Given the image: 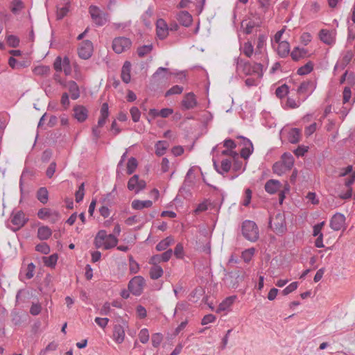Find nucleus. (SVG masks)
I'll use <instances>...</instances> for the list:
<instances>
[{"instance_id": "1", "label": "nucleus", "mask_w": 355, "mask_h": 355, "mask_svg": "<svg viewBox=\"0 0 355 355\" xmlns=\"http://www.w3.org/2000/svg\"><path fill=\"white\" fill-rule=\"evenodd\" d=\"M236 68L241 70L245 75L256 74L259 78L263 76V65L261 63L255 62L252 65L250 62L237 58L236 59Z\"/></svg>"}, {"instance_id": "2", "label": "nucleus", "mask_w": 355, "mask_h": 355, "mask_svg": "<svg viewBox=\"0 0 355 355\" xmlns=\"http://www.w3.org/2000/svg\"><path fill=\"white\" fill-rule=\"evenodd\" d=\"M224 272H225L223 277L224 284L229 288H237L245 277V272L241 269H235L230 272L224 270Z\"/></svg>"}, {"instance_id": "3", "label": "nucleus", "mask_w": 355, "mask_h": 355, "mask_svg": "<svg viewBox=\"0 0 355 355\" xmlns=\"http://www.w3.org/2000/svg\"><path fill=\"white\" fill-rule=\"evenodd\" d=\"M243 236L248 241L254 242L259 238V230L254 221L246 220L242 223Z\"/></svg>"}, {"instance_id": "4", "label": "nucleus", "mask_w": 355, "mask_h": 355, "mask_svg": "<svg viewBox=\"0 0 355 355\" xmlns=\"http://www.w3.org/2000/svg\"><path fill=\"white\" fill-rule=\"evenodd\" d=\"M269 227L277 234H282L286 231L285 216L282 213H278L275 218H270Z\"/></svg>"}, {"instance_id": "5", "label": "nucleus", "mask_w": 355, "mask_h": 355, "mask_svg": "<svg viewBox=\"0 0 355 355\" xmlns=\"http://www.w3.org/2000/svg\"><path fill=\"white\" fill-rule=\"evenodd\" d=\"M131 46V40L125 37H116L112 42L113 51L118 54L128 50Z\"/></svg>"}, {"instance_id": "6", "label": "nucleus", "mask_w": 355, "mask_h": 355, "mask_svg": "<svg viewBox=\"0 0 355 355\" xmlns=\"http://www.w3.org/2000/svg\"><path fill=\"white\" fill-rule=\"evenodd\" d=\"M145 285V279L141 276H135L128 283V290L134 295H140Z\"/></svg>"}, {"instance_id": "7", "label": "nucleus", "mask_w": 355, "mask_h": 355, "mask_svg": "<svg viewBox=\"0 0 355 355\" xmlns=\"http://www.w3.org/2000/svg\"><path fill=\"white\" fill-rule=\"evenodd\" d=\"M27 220L28 219L25 218L24 212L19 211L15 214H12L10 220L11 223L16 227H12L10 225V224H8L7 227L12 230L13 232H17L26 224Z\"/></svg>"}, {"instance_id": "8", "label": "nucleus", "mask_w": 355, "mask_h": 355, "mask_svg": "<svg viewBox=\"0 0 355 355\" xmlns=\"http://www.w3.org/2000/svg\"><path fill=\"white\" fill-rule=\"evenodd\" d=\"M89 12L91 17L96 22H103L110 21V16L107 13L102 11L98 7L92 5L89 6Z\"/></svg>"}, {"instance_id": "9", "label": "nucleus", "mask_w": 355, "mask_h": 355, "mask_svg": "<svg viewBox=\"0 0 355 355\" xmlns=\"http://www.w3.org/2000/svg\"><path fill=\"white\" fill-rule=\"evenodd\" d=\"M93 52V44L90 40H85L81 44L78 49V55L80 58L84 60L89 59Z\"/></svg>"}, {"instance_id": "10", "label": "nucleus", "mask_w": 355, "mask_h": 355, "mask_svg": "<svg viewBox=\"0 0 355 355\" xmlns=\"http://www.w3.org/2000/svg\"><path fill=\"white\" fill-rule=\"evenodd\" d=\"M122 320V324H115L114 326L113 329V339L114 340L118 343L121 344L123 342L125 338V330L124 327L127 324V322L123 320Z\"/></svg>"}, {"instance_id": "11", "label": "nucleus", "mask_w": 355, "mask_h": 355, "mask_svg": "<svg viewBox=\"0 0 355 355\" xmlns=\"http://www.w3.org/2000/svg\"><path fill=\"white\" fill-rule=\"evenodd\" d=\"M355 181V171L352 173L349 177L347 178H345L344 180V184L345 187L347 188V190L345 193H340L338 194V196L340 199L343 200H347L349 199L352 196V189L351 187V185Z\"/></svg>"}, {"instance_id": "12", "label": "nucleus", "mask_w": 355, "mask_h": 355, "mask_svg": "<svg viewBox=\"0 0 355 355\" xmlns=\"http://www.w3.org/2000/svg\"><path fill=\"white\" fill-rule=\"evenodd\" d=\"M73 116L79 121H85L88 116V111L83 105H76L73 107Z\"/></svg>"}, {"instance_id": "13", "label": "nucleus", "mask_w": 355, "mask_h": 355, "mask_svg": "<svg viewBox=\"0 0 355 355\" xmlns=\"http://www.w3.org/2000/svg\"><path fill=\"white\" fill-rule=\"evenodd\" d=\"M314 88L315 86L313 81H304L300 84V85L297 88V92L300 96L306 95L311 94L314 89Z\"/></svg>"}, {"instance_id": "14", "label": "nucleus", "mask_w": 355, "mask_h": 355, "mask_svg": "<svg viewBox=\"0 0 355 355\" xmlns=\"http://www.w3.org/2000/svg\"><path fill=\"white\" fill-rule=\"evenodd\" d=\"M171 73H168V69L165 67H159L153 76L154 79H157L159 83L167 81L170 78Z\"/></svg>"}, {"instance_id": "15", "label": "nucleus", "mask_w": 355, "mask_h": 355, "mask_svg": "<svg viewBox=\"0 0 355 355\" xmlns=\"http://www.w3.org/2000/svg\"><path fill=\"white\" fill-rule=\"evenodd\" d=\"M196 105L197 102L195 98V95L192 92L187 94L182 101V105L185 110L192 109Z\"/></svg>"}, {"instance_id": "16", "label": "nucleus", "mask_w": 355, "mask_h": 355, "mask_svg": "<svg viewBox=\"0 0 355 355\" xmlns=\"http://www.w3.org/2000/svg\"><path fill=\"white\" fill-rule=\"evenodd\" d=\"M282 187V184L279 181L276 180H269L266 182L265 184V190L270 193H275L277 191H280Z\"/></svg>"}, {"instance_id": "17", "label": "nucleus", "mask_w": 355, "mask_h": 355, "mask_svg": "<svg viewBox=\"0 0 355 355\" xmlns=\"http://www.w3.org/2000/svg\"><path fill=\"white\" fill-rule=\"evenodd\" d=\"M345 227V217L340 213L334 214V231L344 230Z\"/></svg>"}, {"instance_id": "18", "label": "nucleus", "mask_w": 355, "mask_h": 355, "mask_svg": "<svg viewBox=\"0 0 355 355\" xmlns=\"http://www.w3.org/2000/svg\"><path fill=\"white\" fill-rule=\"evenodd\" d=\"M130 62L128 61H125L122 67L121 76L122 80L125 83H128L130 81Z\"/></svg>"}, {"instance_id": "19", "label": "nucleus", "mask_w": 355, "mask_h": 355, "mask_svg": "<svg viewBox=\"0 0 355 355\" xmlns=\"http://www.w3.org/2000/svg\"><path fill=\"white\" fill-rule=\"evenodd\" d=\"M67 87L73 100H76L80 96V90L77 83L73 80L67 83Z\"/></svg>"}, {"instance_id": "20", "label": "nucleus", "mask_w": 355, "mask_h": 355, "mask_svg": "<svg viewBox=\"0 0 355 355\" xmlns=\"http://www.w3.org/2000/svg\"><path fill=\"white\" fill-rule=\"evenodd\" d=\"M157 37L160 40L165 39L168 35V24H156Z\"/></svg>"}, {"instance_id": "21", "label": "nucleus", "mask_w": 355, "mask_h": 355, "mask_svg": "<svg viewBox=\"0 0 355 355\" xmlns=\"http://www.w3.org/2000/svg\"><path fill=\"white\" fill-rule=\"evenodd\" d=\"M282 163L286 170L291 169L294 164V158L293 155L289 153H284L282 155Z\"/></svg>"}, {"instance_id": "22", "label": "nucleus", "mask_w": 355, "mask_h": 355, "mask_svg": "<svg viewBox=\"0 0 355 355\" xmlns=\"http://www.w3.org/2000/svg\"><path fill=\"white\" fill-rule=\"evenodd\" d=\"M236 296H230L223 300L216 309V312L219 313L227 310L234 303Z\"/></svg>"}, {"instance_id": "23", "label": "nucleus", "mask_w": 355, "mask_h": 355, "mask_svg": "<svg viewBox=\"0 0 355 355\" xmlns=\"http://www.w3.org/2000/svg\"><path fill=\"white\" fill-rule=\"evenodd\" d=\"M153 205V202L151 200H134L132 202V207L134 209L139 210L144 208L150 207Z\"/></svg>"}, {"instance_id": "24", "label": "nucleus", "mask_w": 355, "mask_h": 355, "mask_svg": "<svg viewBox=\"0 0 355 355\" xmlns=\"http://www.w3.org/2000/svg\"><path fill=\"white\" fill-rule=\"evenodd\" d=\"M290 51V45L289 43L284 41L280 43H279L278 47H277V53L278 55L282 58L286 57Z\"/></svg>"}, {"instance_id": "25", "label": "nucleus", "mask_w": 355, "mask_h": 355, "mask_svg": "<svg viewBox=\"0 0 355 355\" xmlns=\"http://www.w3.org/2000/svg\"><path fill=\"white\" fill-rule=\"evenodd\" d=\"M118 241L119 240L114 234H108V238L105 240L104 249L110 250L114 248L116 246Z\"/></svg>"}, {"instance_id": "26", "label": "nucleus", "mask_w": 355, "mask_h": 355, "mask_svg": "<svg viewBox=\"0 0 355 355\" xmlns=\"http://www.w3.org/2000/svg\"><path fill=\"white\" fill-rule=\"evenodd\" d=\"M176 18L178 22H192L193 18L191 15L186 10L178 11L176 13Z\"/></svg>"}, {"instance_id": "27", "label": "nucleus", "mask_w": 355, "mask_h": 355, "mask_svg": "<svg viewBox=\"0 0 355 355\" xmlns=\"http://www.w3.org/2000/svg\"><path fill=\"white\" fill-rule=\"evenodd\" d=\"M174 243V239L172 236H168L166 239L162 240L156 245V250L157 251L165 250L168 246Z\"/></svg>"}, {"instance_id": "28", "label": "nucleus", "mask_w": 355, "mask_h": 355, "mask_svg": "<svg viewBox=\"0 0 355 355\" xmlns=\"http://www.w3.org/2000/svg\"><path fill=\"white\" fill-rule=\"evenodd\" d=\"M153 49V45L152 43L148 44H144L140 46L137 49V53L140 58H144V56L149 54Z\"/></svg>"}, {"instance_id": "29", "label": "nucleus", "mask_w": 355, "mask_h": 355, "mask_svg": "<svg viewBox=\"0 0 355 355\" xmlns=\"http://www.w3.org/2000/svg\"><path fill=\"white\" fill-rule=\"evenodd\" d=\"M52 234L51 229L47 226H42L38 228L37 236L40 240L48 239Z\"/></svg>"}, {"instance_id": "30", "label": "nucleus", "mask_w": 355, "mask_h": 355, "mask_svg": "<svg viewBox=\"0 0 355 355\" xmlns=\"http://www.w3.org/2000/svg\"><path fill=\"white\" fill-rule=\"evenodd\" d=\"M37 198L43 204H46L47 202L49 199V192L46 187H41L37 190Z\"/></svg>"}, {"instance_id": "31", "label": "nucleus", "mask_w": 355, "mask_h": 355, "mask_svg": "<svg viewBox=\"0 0 355 355\" xmlns=\"http://www.w3.org/2000/svg\"><path fill=\"white\" fill-rule=\"evenodd\" d=\"M300 130L298 128H292L288 133V141L291 144H297L300 141Z\"/></svg>"}, {"instance_id": "32", "label": "nucleus", "mask_w": 355, "mask_h": 355, "mask_svg": "<svg viewBox=\"0 0 355 355\" xmlns=\"http://www.w3.org/2000/svg\"><path fill=\"white\" fill-rule=\"evenodd\" d=\"M259 13L258 17L256 18L259 20H264L265 18L262 17V13H265L270 6L269 0H259Z\"/></svg>"}, {"instance_id": "33", "label": "nucleus", "mask_w": 355, "mask_h": 355, "mask_svg": "<svg viewBox=\"0 0 355 355\" xmlns=\"http://www.w3.org/2000/svg\"><path fill=\"white\" fill-rule=\"evenodd\" d=\"M168 147V144L167 141H159L156 145H155V148H156V150H155V153L158 156H162L163 155L167 148Z\"/></svg>"}, {"instance_id": "34", "label": "nucleus", "mask_w": 355, "mask_h": 355, "mask_svg": "<svg viewBox=\"0 0 355 355\" xmlns=\"http://www.w3.org/2000/svg\"><path fill=\"white\" fill-rule=\"evenodd\" d=\"M58 257L57 254H53L49 257H44L43 261L44 264L51 268H54L56 265Z\"/></svg>"}, {"instance_id": "35", "label": "nucleus", "mask_w": 355, "mask_h": 355, "mask_svg": "<svg viewBox=\"0 0 355 355\" xmlns=\"http://www.w3.org/2000/svg\"><path fill=\"white\" fill-rule=\"evenodd\" d=\"M320 39L324 43L331 44L333 42V37L326 30L322 29L319 34Z\"/></svg>"}, {"instance_id": "36", "label": "nucleus", "mask_w": 355, "mask_h": 355, "mask_svg": "<svg viewBox=\"0 0 355 355\" xmlns=\"http://www.w3.org/2000/svg\"><path fill=\"white\" fill-rule=\"evenodd\" d=\"M163 275V270L159 266H154L150 268V275L153 279H157Z\"/></svg>"}, {"instance_id": "37", "label": "nucleus", "mask_w": 355, "mask_h": 355, "mask_svg": "<svg viewBox=\"0 0 355 355\" xmlns=\"http://www.w3.org/2000/svg\"><path fill=\"white\" fill-rule=\"evenodd\" d=\"M313 63L311 62H309L297 69V74L300 76L308 74L313 70Z\"/></svg>"}, {"instance_id": "38", "label": "nucleus", "mask_w": 355, "mask_h": 355, "mask_svg": "<svg viewBox=\"0 0 355 355\" xmlns=\"http://www.w3.org/2000/svg\"><path fill=\"white\" fill-rule=\"evenodd\" d=\"M137 167V161L136 158L132 157L128 159L127 164V173L129 175L133 173Z\"/></svg>"}, {"instance_id": "39", "label": "nucleus", "mask_w": 355, "mask_h": 355, "mask_svg": "<svg viewBox=\"0 0 355 355\" xmlns=\"http://www.w3.org/2000/svg\"><path fill=\"white\" fill-rule=\"evenodd\" d=\"M23 8L24 4L20 0H13L10 6L12 12L15 15L18 14L19 11H20Z\"/></svg>"}, {"instance_id": "40", "label": "nucleus", "mask_w": 355, "mask_h": 355, "mask_svg": "<svg viewBox=\"0 0 355 355\" xmlns=\"http://www.w3.org/2000/svg\"><path fill=\"white\" fill-rule=\"evenodd\" d=\"M139 183V175H134L132 178H130L128 182V189L130 191L136 190L137 184Z\"/></svg>"}, {"instance_id": "41", "label": "nucleus", "mask_w": 355, "mask_h": 355, "mask_svg": "<svg viewBox=\"0 0 355 355\" xmlns=\"http://www.w3.org/2000/svg\"><path fill=\"white\" fill-rule=\"evenodd\" d=\"M288 94V87L286 85H283L276 89L275 94L277 97L282 98Z\"/></svg>"}, {"instance_id": "42", "label": "nucleus", "mask_w": 355, "mask_h": 355, "mask_svg": "<svg viewBox=\"0 0 355 355\" xmlns=\"http://www.w3.org/2000/svg\"><path fill=\"white\" fill-rule=\"evenodd\" d=\"M8 45L11 47H17L19 44V39L13 35H9L6 37Z\"/></svg>"}, {"instance_id": "43", "label": "nucleus", "mask_w": 355, "mask_h": 355, "mask_svg": "<svg viewBox=\"0 0 355 355\" xmlns=\"http://www.w3.org/2000/svg\"><path fill=\"white\" fill-rule=\"evenodd\" d=\"M129 265L130 273L136 274L139 271V266L132 256L129 257Z\"/></svg>"}, {"instance_id": "44", "label": "nucleus", "mask_w": 355, "mask_h": 355, "mask_svg": "<svg viewBox=\"0 0 355 355\" xmlns=\"http://www.w3.org/2000/svg\"><path fill=\"white\" fill-rule=\"evenodd\" d=\"M35 250L44 254H47L50 252V247L46 243H39L35 246Z\"/></svg>"}, {"instance_id": "45", "label": "nucleus", "mask_w": 355, "mask_h": 355, "mask_svg": "<svg viewBox=\"0 0 355 355\" xmlns=\"http://www.w3.org/2000/svg\"><path fill=\"white\" fill-rule=\"evenodd\" d=\"M182 91H183L182 87L179 86V85H175L166 92L165 96L167 97L168 96L173 95V94H180L182 92Z\"/></svg>"}, {"instance_id": "46", "label": "nucleus", "mask_w": 355, "mask_h": 355, "mask_svg": "<svg viewBox=\"0 0 355 355\" xmlns=\"http://www.w3.org/2000/svg\"><path fill=\"white\" fill-rule=\"evenodd\" d=\"M139 338L141 343H146L149 340V333L147 329H142L139 334Z\"/></svg>"}, {"instance_id": "47", "label": "nucleus", "mask_w": 355, "mask_h": 355, "mask_svg": "<svg viewBox=\"0 0 355 355\" xmlns=\"http://www.w3.org/2000/svg\"><path fill=\"white\" fill-rule=\"evenodd\" d=\"M132 121L138 122L140 119L141 112L137 107H132L130 110Z\"/></svg>"}, {"instance_id": "48", "label": "nucleus", "mask_w": 355, "mask_h": 355, "mask_svg": "<svg viewBox=\"0 0 355 355\" xmlns=\"http://www.w3.org/2000/svg\"><path fill=\"white\" fill-rule=\"evenodd\" d=\"M162 338H163V337L161 334H159V333L154 334L151 338L153 346L155 347H157L160 345V343L162 340Z\"/></svg>"}, {"instance_id": "49", "label": "nucleus", "mask_w": 355, "mask_h": 355, "mask_svg": "<svg viewBox=\"0 0 355 355\" xmlns=\"http://www.w3.org/2000/svg\"><path fill=\"white\" fill-rule=\"evenodd\" d=\"M232 166V163L228 159H225L221 161L220 171L224 173H227Z\"/></svg>"}, {"instance_id": "50", "label": "nucleus", "mask_w": 355, "mask_h": 355, "mask_svg": "<svg viewBox=\"0 0 355 355\" xmlns=\"http://www.w3.org/2000/svg\"><path fill=\"white\" fill-rule=\"evenodd\" d=\"M67 4H68V2L62 8L58 9L57 19H58V20L62 19L67 14V12L69 11V6Z\"/></svg>"}, {"instance_id": "51", "label": "nucleus", "mask_w": 355, "mask_h": 355, "mask_svg": "<svg viewBox=\"0 0 355 355\" xmlns=\"http://www.w3.org/2000/svg\"><path fill=\"white\" fill-rule=\"evenodd\" d=\"M272 170L275 173H277L278 175H281L286 171L283 164L282 162H275L273 164Z\"/></svg>"}, {"instance_id": "52", "label": "nucleus", "mask_w": 355, "mask_h": 355, "mask_svg": "<svg viewBox=\"0 0 355 355\" xmlns=\"http://www.w3.org/2000/svg\"><path fill=\"white\" fill-rule=\"evenodd\" d=\"M243 53L248 58H250L253 53V46L250 42H245L243 46Z\"/></svg>"}, {"instance_id": "53", "label": "nucleus", "mask_w": 355, "mask_h": 355, "mask_svg": "<svg viewBox=\"0 0 355 355\" xmlns=\"http://www.w3.org/2000/svg\"><path fill=\"white\" fill-rule=\"evenodd\" d=\"M297 288V282H293L291 283L290 285H288L287 287H286L283 291H282V294L283 295H288L289 293H291V292L294 291L295 290H296Z\"/></svg>"}, {"instance_id": "54", "label": "nucleus", "mask_w": 355, "mask_h": 355, "mask_svg": "<svg viewBox=\"0 0 355 355\" xmlns=\"http://www.w3.org/2000/svg\"><path fill=\"white\" fill-rule=\"evenodd\" d=\"M50 71V67L46 66L38 67L35 69V73L38 75H48Z\"/></svg>"}, {"instance_id": "55", "label": "nucleus", "mask_w": 355, "mask_h": 355, "mask_svg": "<svg viewBox=\"0 0 355 355\" xmlns=\"http://www.w3.org/2000/svg\"><path fill=\"white\" fill-rule=\"evenodd\" d=\"M352 96L351 88L349 87H345L343 93V103H347Z\"/></svg>"}, {"instance_id": "56", "label": "nucleus", "mask_w": 355, "mask_h": 355, "mask_svg": "<svg viewBox=\"0 0 355 355\" xmlns=\"http://www.w3.org/2000/svg\"><path fill=\"white\" fill-rule=\"evenodd\" d=\"M184 248L183 245L181 243H179L176 245L174 249V254L178 258H182L183 256Z\"/></svg>"}, {"instance_id": "57", "label": "nucleus", "mask_w": 355, "mask_h": 355, "mask_svg": "<svg viewBox=\"0 0 355 355\" xmlns=\"http://www.w3.org/2000/svg\"><path fill=\"white\" fill-rule=\"evenodd\" d=\"M305 198L306 199L308 200L309 202H311V204L313 205H317L319 202V200L316 197V194L314 192H308Z\"/></svg>"}, {"instance_id": "58", "label": "nucleus", "mask_w": 355, "mask_h": 355, "mask_svg": "<svg viewBox=\"0 0 355 355\" xmlns=\"http://www.w3.org/2000/svg\"><path fill=\"white\" fill-rule=\"evenodd\" d=\"M355 39V26L354 24H352L348 26V42H352Z\"/></svg>"}, {"instance_id": "59", "label": "nucleus", "mask_w": 355, "mask_h": 355, "mask_svg": "<svg viewBox=\"0 0 355 355\" xmlns=\"http://www.w3.org/2000/svg\"><path fill=\"white\" fill-rule=\"evenodd\" d=\"M252 198V191L250 189H245V199L243 202V205L247 207L250 205Z\"/></svg>"}, {"instance_id": "60", "label": "nucleus", "mask_w": 355, "mask_h": 355, "mask_svg": "<svg viewBox=\"0 0 355 355\" xmlns=\"http://www.w3.org/2000/svg\"><path fill=\"white\" fill-rule=\"evenodd\" d=\"M253 152V147L252 148H243L241 150V156L245 159H247L249 158L250 155Z\"/></svg>"}, {"instance_id": "61", "label": "nucleus", "mask_w": 355, "mask_h": 355, "mask_svg": "<svg viewBox=\"0 0 355 355\" xmlns=\"http://www.w3.org/2000/svg\"><path fill=\"white\" fill-rule=\"evenodd\" d=\"M55 168H56L55 162H51L50 164V165L49 166V167L47 168V170L46 172V176L49 178H51L52 176L53 175L54 173L55 172Z\"/></svg>"}, {"instance_id": "62", "label": "nucleus", "mask_w": 355, "mask_h": 355, "mask_svg": "<svg viewBox=\"0 0 355 355\" xmlns=\"http://www.w3.org/2000/svg\"><path fill=\"white\" fill-rule=\"evenodd\" d=\"M37 216L40 219H44L46 217L51 216V212L46 208H42L38 211Z\"/></svg>"}, {"instance_id": "63", "label": "nucleus", "mask_w": 355, "mask_h": 355, "mask_svg": "<svg viewBox=\"0 0 355 355\" xmlns=\"http://www.w3.org/2000/svg\"><path fill=\"white\" fill-rule=\"evenodd\" d=\"M307 151L308 147L304 146H299L297 148L294 150V153L297 157H300L303 156Z\"/></svg>"}, {"instance_id": "64", "label": "nucleus", "mask_w": 355, "mask_h": 355, "mask_svg": "<svg viewBox=\"0 0 355 355\" xmlns=\"http://www.w3.org/2000/svg\"><path fill=\"white\" fill-rule=\"evenodd\" d=\"M95 322L99 327L105 328L107 325L109 319L107 318H101L97 317L95 318Z\"/></svg>"}]
</instances>
